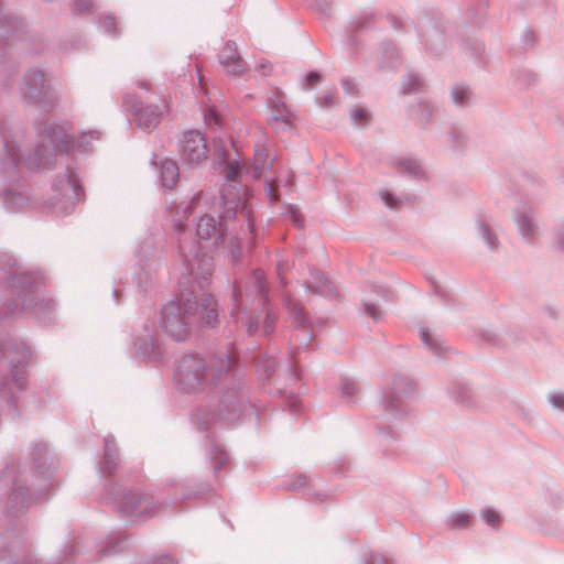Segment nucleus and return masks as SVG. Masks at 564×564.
Instances as JSON below:
<instances>
[{
    "mask_svg": "<svg viewBox=\"0 0 564 564\" xmlns=\"http://www.w3.org/2000/svg\"><path fill=\"white\" fill-rule=\"evenodd\" d=\"M423 86V79L417 74H408L403 79L401 89L404 95L420 91Z\"/></svg>",
    "mask_w": 564,
    "mask_h": 564,
    "instance_id": "nucleus-37",
    "label": "nucleus"
},
{
    "mask_svg": "<svg viewBox=\"0 0 564 564\" xmlns=\"http://www.w3.org/2000/svg\"><path fill=\"white\" fill-rule=\"evenodd\" d=\"M0 394L2 397H9L8 384L3 379H0Z\"/></svg>",
    "mask_w": 564,
    "mask_h": 564,
    "instance_id": "nucleus-64",
    "label": "nucleus"
},
{
    "mask_svg": "<svg viewBox=\"0 0 564 564\" xmlns=\"http://www.w3.org/2000/svg\"><path fill=\"white\" fill-rule=\"evenodd\" d=\"M376 19H377V17L373 12L365 11L352 19V21H351L352 29L356 32L367 30L376 23Z\"/></svg>",
    "mask_w": 564,
    "mask_h": 564,
    "instance_id": "nucleus-34",
    "label": "nucleus"
},
{
    "mask_svg": "<svg viewBox=\"0 0 564 564\" xmlns=\"http://www.w3.org/2000/svg\"><path fill=\"white\" fill-rule=\"evenodd\" d=\"M314 7L326 17L332 13V3L328 0H315Z\"/></svg>",
    "mask_w": 564,
    "mask_h": 564,
    "instance_id": "nucleus-49",
    "label": "nucleus"
},
{
    "mask_svg": "<svg viewBox=\"0 0 564 564\" xmlns=\"http://www.w3.org/2000/svg\"><path fill=\"white\" fill-rule=\"evenodd\" d=\"M20 95L28 106L48 112L58 104L54 89L45 85V75L41 69H29L20 84Z\"/></svg>",
    "mask_w": 564,
    "mask_h": 564,
    "instance_id": "nucleus-9",
    "label": "nucleus"
},
{
    "mask_svg": "<svg viewBox=\"0 0 564 564\" xmlns=\"http://www.w3.org/2000/svg\"><path fill=\"white\" fill-rule=\"evenodd\" d=\"M381 199L384 205L390 209H399L402 206V200L400 197L395 196L389 191H380Z\"/></svg>",
    "mask_w": 564,
    "mask_h": 564,
    "instance_id": "nucleus-41",
    "label": "nucleus"
},
{
    "mask_svg": "<svg viewBox=\"0 0 564 564\" xmlns=\"http://www.w3.org/2000/svg\"><path fill=\"white\" fill-rule=\"evenodd\" d=\"M358 392L357 383L350 379H343L340 382V393L344 398H352Z\"/></svg>",
    "mask_w": 564,
    "mask_h": 564,
    "instance_id": "nucleus-42",
    "label": "nucleus"
},
{
    "mask_svg": "<svg viewBox=\"0 0 564 564\" xmlns=\"http://www.w3.org/2000/svg\"><path fill=\"white\" fill-rule=\"evenodd\" d=\"M542 312L551 319L557 318V311L553 306H545V307H543Z\"/></svg>",
    "mask_w": 564,
    "mask_h": 564,
    "instance_id": "nucleus-61",
    "label": "nucleus"
},
{
    "mask_svg": "<svg viewBox=\"0 0 564 564\" xmlns=\"http://www.w3.org/2000/svg\"><path fill=\"white\" fill-rule=\"evenodd\" d=\"M334 99L335 96L333 94H327L318 101V105L323 108L332 107L335 104Z\"/></svg>",
    "mask_w": 564,
    "mask_h": 564,
    "instance_id": "nucleus-57",
    "label": "nucleus"
},
{
    "mask_svg": "<svg viewBox=\"0 0 564 564\" xmlns=\"http://www.w3.org/2000/svg\"><path fill=\"white\" fill-rule=\"evenodd\" d=\"M241 400L240 387L234 383L223 391L216 405H213L210 409H197L194 420L203 430L208 429V425L216 421L231 423L238 419Z\"/></svg>",
    "mask_w": 564,
    "mask_h": 564,
    "instance_id": "nucleus-10",
    "label": "nucleus"
},
{
    "mask_svg": "<svg viewBox=\"0 0 564 564\" xmlns=\"http://www.w3.org/2000/svg\"><path fill=\"white\" fill-rule=\"evenodd\" d=\"M256 367L260 378L269 379L275 370L276 362L271 357H261L257 360Z\"/></svg>",
    "mask_w": 564,
    "mask_h": 564,
    "instance_id": "nucleus-36",
    "label": "nucleus"
},
{
    "mask_svg": "<svg viewBox=\"0 0 564 564\" xmlns=\"http://www.w3.org/2000/svg\"><path fill=\"white\" fill-rule=\"evenodd\" d=\"M271 108V117L274 121H281L284 124H290L293 113L284 101V96L281 91H276L269 100Z\"/></svg>",
    "mask_w": 564,
    "mask_h": 564,
    "instance_id": "nucleus-24",
    "label": "nucleus"
},
{
    "mask_svg": "<svg viewBox=\"0 0 564 564\" xmlns=\"http://www.w3.org/2000/svg\"><path fill=\"white\" fill-rule=\"evenodd\" d=\"M105 453L102 463L99 466V470L102 475H111L118 466V451L115 443V438L108 435L104 438Z\"/></svg>",
    "mask_w": 564,
    "mask_h": 564,
    "instance_id": "nucleus-25",
    "label": "nucleus"
},
{
    "mask_svg": "<svg viewBox=\"0 0 564 564\" xmlns=\"http://www.w3.org/2000/svg\"><path fill=\"white\" fill-rule=\"evenodd\" d=\"M393 164L400 174H408L417 178L425 177V172L416 160L410 158L397 159L393 161Z\"/></svg>",
    "mask_w": 564,
    "mask_h": 564,
    "instance_id": "nucleus-27",
    "label": "nucleus"
},
{
    "mask_svg": "<svg viewBox=\"0 0 564 564\" xmlns=\"http://www.w3.org/2000/svg\"><path fill=\"white\" fill-rule=\"evenodd\" d=\"M382 53L384 56H387L389 59H391L390 63L387 64V66H394V59H398V52L393 44L388 43L383 46Z\"/></svg>",
    "mask_w": 564,
    "mask_h": 564,
    "instance_id": "nucleus-48",
    "label": "nucleus"
},
{
    "mask_svg": "<svg viewBox=\"0 0 564 564\" xmlns=\"http://www.w3.org/2000/svg\"><path fill=\"white\" fill-rule=\"evenodd\" d=\"M234 188V185H225L220 191L223 202L220 223L209 215H205L198 220L196 225L198 242H194L183 232L181 223L175 225V230L178 232V251L187 263L191 274L204 282L213 272V260L205 249L217 248L225 235L232 234V239L239 242L250 238L253 232L252 212L240 192L231 193Z\"/></svg>",
    "mask_w": 564,
    "mask_h": 564,
    "instance_id": "nucleus-1",
    "label": "nucleus"
},
{
    "mask_svg": "<svg viewBox=\"0 0 564 564\" xmlns=\"http://www.w3.org/2000/svg\"><path fill=\"white\" fill-rule=\"evenodd\" d=\"M219 62L231 75H241L246 70V63L239 56L236 43L228 41L219 54Z\"/></svg>",
    "mask_w": 564,
    "mask_h": 564,
    "instance_id": "nucleus-22",
    "label": "nucleus"
},
{
    "mask_svg": "<svg viewBox=\"0 0 564 564\" xmlns=\"http://www.w3.org/2000/svg\"><path fill=\"white\" fill-rule=\"evenodd\" d=\"M421 339L424 345L436 356L442 357L447 350L443 340L433 332L427 328H421Z\"/></svg>",
    "mask_w": 564,
    "mask_h": 564,
    "instance_id": "nucleus-29",
    "label": "nucleus"
},
{
    "mask_svg": "<svg viewBox=\"0 0 564 564\" xmlns=\"http://www.w3.org/2000/svg\"><path fill=\"white\" fill-rule=\"evenodd\" d=\"M419 116L417 119L423 123H429L430 119L434 115V107L427 101H420L419 105Z\"/></svg>",
    "mask_w": 564,
    "mask_h": 564,
    "instance_id": "nucleus-40",
    "label": "nucleus"
},
{
    "mask_svg": "<svg viewBox=\"0 0 564 564\" xmlns=\"http://www.w3.org/2000/svg\"><path fill=\"white\" fill-rule=\"evenodd\" d=\"M120 503L124 506L123 512L129 516L139 514L141 510H139L143 505H145L144 496H120Z\"/></svg>",
    "mask_w": 564,
    "mask_h": 564,
    "instance_id": "nucleus-32",
    "label": "nucleus"
},
{
    "mask_svg": "<svg viewBox=\"0 0 564 564\" xmlns=\"http://www.w3.org/2000/svg\"><path fill=\"white\" fill-rule=\"evenodd\" d=\"M369 113L361 107H355L350 110V119L356 126L365 127L369 122Z\"/></svg>",
    "mask_w": 564,
    "mask_h": 564,
    "instance_id": "nucleus-39",
    "label": "nucleus"
},
{
    "mask_svg": "<svg viewBox=\"0 0 564 564\" xmlns=\"http://www.w3.org/2000/svg\"><path fill=\"white\" fill-rule=\"evenodd\" d=\"M301 408V401L299 399H293L291 402H290V410L292 413H296Z\"/></svg>",
    "mask_w": 564,
    "mask_h": 564,
    "instance_id": "nucleus-63",
    "label": "nucleus"
},
{
    "mask_svg": "<svg viewBox=\"0 0 564 564\" xmlns=\"http://www.w3.org/2000/svg\"><path fill=\"white\" fill-rule=\"evenodd\" d=\"M152 564H174V561L170 556L162 555L155 557Z\"/></svg>",
    "mask_w": 564,
    "mask_h": 564,
    "instance_id": "nucleus-62",
    "label": "nucleus"
},
{
    "mask_svg": "<svg viewBox=\"0 0 564 564\" xmlns=\"http://www.w3.org/2000/svg\"><path fill=\"white\" fill-rule=\"evenodd\" d=\"M180 156L184 163L197 164L207 159L208 147L205 135L197 130L183 133L180 140Z\"/></svg>",
    "mask_w": 564,
    "mask_h": 564,
    "instance_id": "nucleus-15",
    "label": "nucleus"
},
{
    "mask_svg": "<svg viewBox=\"0 0 564 564\" xmlns=\"http://www.w3.org/2000/svg\"><path fill=\"white\" fill-rule=\"evenodd\" d=\"M286 214L290 216L292 223L297 226V227H302V219H301V214L299 212V209L295 207V206H289L288 210H286Z\"/></svg>",
    "mask_w": 564,
    "mask_h": 564,
    "instance_id": "nucleus-51",
    "label": "nucleus"
},
{
    "mask_svg": "<svg viewBox=\"0 0 564 564\" xmlns=\"http://www.w3.org/2000/svg\"><path fill=\"white\" fill-rule=\"evenodd\" d=\"M100 25L105 30V32L115 34L117 21H116L115 17L105 15L100 20Z\"/></svg>",
    "mask_w": 564,
    "mask_h": 564,
    "instance_id": "nucleus-45",
    "label": "nucleus"
},
{
    "mask_svg": "<svg viewBox=\"0 0 564 564\" xmlns=\"http://www.w3.org/2000/svg\"><path fill=\"white\" fill-rule=\"evenodd\" d=\"M284 305L288 311V317L291 324L297 329L302 332V335L295 334L291 344L294 345L295 349H299L301 346H307L312 339V322L306 315L303 305L300 301L292 299L290 295L284 297Z\"/></svg>",
    "mask_w": 564,
    "mask_h": 564,
    "instance_id": "nucleus-14",
    "label": "nucleus"
},
{
    "mask_svg": "<svg viewBox=\"0 0 564 564\" xmlns=\"http://www.w3.org/2000/svg\"><path fill=\"white\" fill-rule=\"evenodd\" d=\"M265 192L271 200L275 202L279 199V194L276 192V185L274 180L265 182Z\"/></svg>",
    "mask_w": 564,
    "mask_h": 564,
    "instance_id": "nucleus-52",
    "label": "nucleus"
},
{
    "mask_svg": "<svg viewBox=\"0 0 564 564\" xmlns=\"http://www.w3.org/2000/svg\"><path fill=\"white\" fill-rule=\"evenodd\" d=\"M477 227L481 238L485 240L488 248H490L491 250H497L500 245L497 235L484 221H478Z\"/></svg>",
    "mask_w": 564,
    "mask_h": 564,
    "instance_id": "nucleus-35",
    "label": "nucleus"
},
{
    "mask_svg": "<svg viewBox=\"0 0 564 564\" xmlns=\"http://www.w3.org/2000/svg\"><path fill=\"white\" fill-rule=\"evenodd\" d=\"M420 35L424 40L427 48L435 55L441 54L444 47V34L433 20H426L425 24L420 28Z\"/></svg>",
    "mask_w": 564,
    "mask_h": 564,
    "instance_id": "nucleus-23",
    "label": "nucleus"
},
{
    "mask_svg": "<svg viewBox=\"0 0 564 564\" xmlns=\"http://www.w3.org/2000/svg\"><path fill=\"white\" fill-rule=\"evenodd\" d=\"M386 20L389 22V24L391 25V28L395 31H401L403 29V21L398 18L395 14L393 13H388L386 15Z\"/></svg>",
    "mask_w": 564,
    "mask_h": 564,
    "instance_id": "nucleus-50",
    "label": "nucleus"
},
{
    "mask_svg": "<svg viewBox=\"0 0 564 564\" xmlns=\"http://www.w3.org/2000/svg\"><path fill=\"white\" fill-rule=\"evenodd\" d=\"M160 174L163 185L173 188L178 178V166L172 160H163L160 164Z\"/></svg>",
    "mask_w": 564,
    "mask_h": 564,
    "instance_id": "nucleus-28",
    "label": "nucleus"
},
{
    "mask_svg": "<svg viewBox=\"0 0 564 564\" xmlns=\"http://www.w3.org/2000/svg\"><path fill=\"white\" fill-rule=\"evenodd\" d=\"M28 203L29 198L23 192L17 188H8L4 191L3 205L8 210L13 213L21 212Z\"/></svg>",
    "mask_w": 564,
    "mask_h": 564,
    "instance_id": "nucleus-26",
    "label": "nucleus"
},
{
    "mask_svg": "<svg viewBox=\"0 0 564 564\" xmlns=\"http://www.w3.org/2000/svg\"><path fill=\"white\" fill-rule=\"evenodd\" d=\"M471 525V517L467 512H456L449 518L452 529H467Z\"/></svg>",
    "mask_w": 564,
    "mask_h": 564,
    "instance_id": "nucleus-38",
    "label": "nucleus"
},
{
    "mask_svg": "<svg viewBox=\"0 0 564 564\" xmlns=\"http://www.w3.org/2000/svg\"><path fill=\"white\" fill-rule=\"evenodd\" d=\"M319 79L321 75L317 72H311L306 75L305 83L307 84L308 87H312L317 82H319Z\"/></svg>",
    "mask_w": 564,
    "mask_h": 564,
    "instance_id": "nucleus-55",
    "label": "nucleus"
},
{
    "mask_svg": "<svg viewBox=\"0 0 564 564\" xmlns=\"http://www.w3.org/2000/svg\"><path fill=\"white\" fill-rule=\"evenodd\" d=\"M268 286L261 270H254L245 282L236 283L231 314L238 318L242 314V323L250 335L257 334L260 326L264 335L274 330L276 316L267 305Z\"/></svg>",
    "mask_w": 564,
    "mask_h": 564,
    "instance_id": "nucleus-3",
    "label": "nucleus"
},
{
    "mask_svg": "<svg viewBox=\"0 0 564 564\" xmlns=\"http://www.w3.org/2000/svg\"><path fill=\"white\" fill-rule=\"evenodd\" d=\"M341 87H343L344 91L348 95H355L357 93L356 85L349 79H343Z\"/></svg>",
    "mask_w": 564,
    "mask_h": 564,
    "instance_id": "nucleus-54",
    "label": "nucleus"
},
{
    "mask_svg": "<svg viewBox=\"0 0 564 564\" xmlns=\"http://www.w3.org/2000/svg\"><path fill=\"white\" fill-rule=\"evenodd\" d=\"M23 24L12 13L4 12L0 2V56L4 54L8 46L22 39Z\"/></svg>",
    "mask_w": 564,
    "mask_h": 564,
    "instance_id": "nucleus-18",
    "label": "nucleus"
},
{
    "mask_svg": "<svg viewBox=\"0 0 564 564\" xmlns=\"http://www.w3.org/2000/svg\"><path fill=\"white\" fill-rule=\"evenodd\" d=\"M555 243L560 249H564V228L556 231Z\"/></svg>",
    "mask_w": 564,
    "mask_h": 564,
    "instance_id": "nucleus-60",
    "label": "nucleus"
},
{
    "mask_svg": "<svg viewBox=\"0 0 564 564\" xmlns=\"http://www.w3.org/2000/svg\"><path fill=\"white\" fill-rule=\"evenodd\" d=\"M414 391L415 383L413 380L406 377L394 378L382 401L386 417L397 420L405 415L408 412L405 399Z\"/></svg>",
    "mask_w": 564,
    "mask_h": 564,
    "instance_id": "nucleus-12",
    "label": "nucleus"
},
{
    "mask_svg": "<svg viewBox=\"0 0 564 564\" xmlns=\"http://www.w3.org/2000/svg\"><path fill=\"white\" fill-rule=\"evenodd\" d=\"M123 105L127 109L133 111L134 120L139 128L151 131L159 126L162 117L159 107L143 106L142 101L133 94L124 96Z\"/></svg>",
    "mask_w": 564,
    "mask_h": 564,
    "instance_id": "nucleus-17",
    "label": "nucleus"
},
{
    "mask_svg": "<svg viewBox=\"0 0 564 564\" xmlns=\"http://www.w3.org/2000/svg\"><path fill=\"white\" fill-rule=\"evenodd\" d=\"M134 347L137 352L143 357L154 360L160 357L159 346L153 333V324H145L140 335L135 337Z\"/></svg>",
    "mask_w": 564,
    "mask_h": 564,
    "instance_id": "nucleus-21",
    "label": "nucleus"
},
{
    "mask_svg": "<svg viewBox=\"0 0 564 564\" xmlns=\"http://www.w3.org/2000/svg\"><path fill=\"white\" fill-rule=\"evenodd\" d=\"M11 286L13 297L6 303L4 316L23 313L40 317L54 310V303L44 300L41 283L34 274L19 269L13 270Z\"/></svg>",
    "mask_w": 564,
    "mask_h": 564,
    "instance_id": "nucleus-6",
    "label": "nucleus"
},
{
    "mask_svg": "<svg viewBox=\"0 0 564 564\" xmlns=\"http://www.w3.org/2000/svg\"><path fill=\"white\" fill-rule=\"evenodd\" d=\"M481 518L489 525H497L500 522V516L491 509L482 510Z\"/></svg>",
    "mask_w": 564,
    "mask_h": 564,
    "instance_id": "nucleus-44",
    "label": "nucleus"
},
{
    "mask_svg": "<svg viewBox=\"0 0 564 564\" xmlns=\"http://www.w3.org/2000/svg\"><path fill=\"white\" fill-rule=\"evenodd\" d=\"M547 400L553 408L564 411V393H550Z\"/></svg>",
    "mask_w": 564,
    "mask_h": 564,
    "instance_id": "nucleus-47",
    "label": "nucleus"
},
{
    "mask_svg": "<svg viewBox=\"0 0 564 564\" xmlns=\"http://www.w3.org/2000/svg\"><path fill=\"white\" fill-rule=\"evenodd\" d=\"M40 137L41 144L35 148L32 155L24 158V163L30 170L51 166L56 153H68L75 144L72 127L68 123H46Z\"/></svg>",
    "mask_w": 564,
    "mask_h": 564,
    "instance_id": "nucleus-7",
    "label": "nucleus"
},
{
    "mask_svg": "<svg viewBox=\"0 0 564 564\" xmlns=\"http://www.w3.org/2000/svg\"><path fill=\"white\" fill-rule=\"evenodd\" d=\"M0 137L3 142L7 156L3 162V172L4 174L12 176L18 172V166L21 160L19 141L22 134L19 131H13L12 127L7 122H0Z\"/></svg>",
    "mask_w": 564,
    "mask_h": 564,
    "instance_id": "nucleus-16",
    "label": "nucleus"
},
{
    "mask_svg": "<svg viewBox=\"0 0 564 564\" xmlns=\"http://www.w3.org/2000/svg\"><path fill=\"white\" fill-rule=\"evenodd\" d=\"M365 313L369 315L373 321H379L382 317L381 310L373 303L365 302L364 303Z\"/></svg>",
    "mask_w": 564,
    "mask_h": 564,
    "instance_id": "nucleus-43",
    "label": "nucleus"
},
{
    "mask_svg": "<svg viewBox=\"0 0 564 564\" xmlns=\"http://www.w3.org/2000/svg\"><path fill=\"white\" fill-rule=\"evenodd\" d=\"M204 290V282L197 279ZM217 322L216 304L213 295L202 291L196 295L194 290H184L177 301L165 304L161 312L163 332L173 339L185 340L194 326L213 325Z\"/></svg>",
    "mask_w": 564,
    "mask_h": 564,
    "instance_id": "nucleus-2",
    "label": "nucleus"
},
{
    "mask_svg": "<svg viewBox=\"0 0 564 564\" xmlns=\"http://www.w3.org/2000/svg\"><path fill=\"white\" fill-rule=\"evenodd\" d=\"M203 196V193L199 192L197 193L191 200V203L184 208V213L185 214H189L192 213V210L194 209L195 205L197 204V202L200 199V197Z\"/></svg>",
    "mask_w": 564,
    "mask_h": 564,
    "instance_id": "nucleus-58",
    "label": "nucleus"
},
{
    "mask_svg": "<svg viewBox=\"0 0 564 564\" xmlns=\"http://www.w3.org/2000/svg\"><path fill=\"white\" fill-rule=\"evenodd\" d=\"M94 8V0H75L74 9L77 13L84 14Z\"/></svg>",
    "mask_w": 564,
    "mask_h": 564,
    "instance_id": "nucleus-46",
    "label": "nucleus"
},
{
    "mask_svg": "<svg viewBox=\"0 0 564 564\" xmlns=\"http://www.w3.org/2000/svg\"><path fill=\"white\" fill-rule=\"evenodd\" d=\"M449 137L453 141L454 147H459L462 143L463 134L457 130H452Z\"/></svg>",
    "mask_w": 564,
    "mask_h": 564,
    "instance_id": "nucleus-59",
    "label": "nucleus"
},
{
    "mask_svg": "<svg viewBox=\"0 0 564 564\" xmlns=\"http://www.w3.org/2000/svg\"><path fill=\"white\" fill-rule=\"evenodd\" d=\"M216 151L221 158L224 162H226V166L224 170V175L226 180V185H234L236 191L237 184L239 183V178H241L243 173L252 172V176L254 178H259L267 169L272 167L273 160L269 158L267 151L264 149H258L254 153V161L249 169L246 164L240 165L239 161L231 159L229 151L234 149V144L231 142H216L215 144Z\"/></svg>",
    "mask_w": 564,
    "mask_h": 564,
    "instance_id": "nucleus-8",
    "label": "nucleus"
},
{
    "mask_svg": "<svg viewBox=\"0 0 564 564\" xmlns=\"http://www.w3.org/2000/svg\"><path fill=\"white\" fill-rule=\"evenodd\" d=\"M30 457L33 465V475L30 482L17 470L13 459L7 460L0 474V481L12 486L11 494H30L53 489L48 484L58 469V457L42 441L31 444Z\"/></svg>",
    "mask_w": 564,
    "mask_h": 564,
    "instance_id": "nucleus-4",
    "label": "nucleus"
},
{
    "mask_svg": "<svg viewBox=\"0 0 564 564\" xmlns=\"http://www.w3.org/2000/svg\"><path fill=\"white\" fill-rule=\"evenodd\" d=\"M205 121L207 123L214 122L215 124H220L219 116L215 108H209L208 112L205 113Z\"/></svg>",
    "mask_w": 564,
    "mask_h": 564,
    "instance_id": "nucleus-53",
    "label": "nucleus"
},
{
    "mask_svg": "<svg viewBox=\"0 0 564 564\" xmlns=\"http://www.w3.org/2000/svg\"><path fill=\"white\" fill-rule=\"evenodd\" d=\"M210 463L214 473L218 475L229 464V455L218 445H214L210 452Z\"/></svg>",
    "mask_w": 564,
    "mask_h": 564,
    "instance_id": "nucleus-33",
    "label": "nucleus"
},
{
    "mask_svg": "<svg viewBox=\"0 0 564 564\" xmlns=\"http://www.w3.org/2000/svg\"><path fill=\"white\" fill-rule=\"evenodd\" d=\"M52 193L50 207L59 214L70 212L80 197V186L74 172L66 169L64 174L53 182Z\"/></svg>",
    "mask_w": 564,
    "mask_h": 564,
    "instance_id": "nucleus-11",
    "label": "nucleus"
},
{
    "mask_svg": "<svg viewBox=\"0 0 564 564\" xmlns=\"http://www.w3.org/2000/svg\"><path fill=\"white\" fill-rule=\"evenodd\" d=\"M284 490L288 491H308L315 490L316 487L313 484L312 479H308L304 475H295L292 476L284 485Z\"/></svg>",
    "mask_w": 564,
    "mask_h": 564,
    "instance_id": "nucleus-31",
    "label": "nucleus"
},
{
    "mask_svg": "<svg viewBox=\"0 0 564 564\" xmlns=\"http://www.w3.org/2000/svg\"><path fill=\"white\" fill-rule=\"evenodd\" d=\"M256 69L261 72L263 76H267L271 73L272 66L269 62L264 61V62H261L260 64H258L256 66Z\"/></svg>",
    "mask_w": 564,
    "mask_h": 564,
    "instance_id": "nucleus-56",
    "label": "nucleus"
},
{
    "mask_svg": "<svg viewBox=\"0 0 564 564\" xmlns=\"http://www.w3.org/2000/svg\"><path fill=\"white\" fill-rule=\"evenodd\" d=\"M1 355L8 360L11 378L18 390H24L26 380L22 369L31 357L30 348L15 338L4 340L0 346Z\"/></svg>",
    "mask_w": 564,
    "mask_h": 564,
    "instance_id": "nucleus-13",
    "label": "nucleus"
},
{
    "mask_svg": "<svg viewBox=\"0 0 564 564\" xmlns=\"http://www.w3.org/2000/svg\"><path fill=\"white\" fill-rule=\"evenodd\" d=\"M451 97L453 102L459 107L469 106L474 101V93L463 83L453 86Z\"/></svg>",
    "mask_w": 564,
    "mask_h": 564,
    "instance_id": "nucleus-30",
    "label": "nucleus"
},
{
    "mask_svg": "<svg viewBox=\"0 0 564 564\" xmlns=\"http://www.w3.org/2000/svg\"><path fill=\"white\" fill-rule=\"evenodd\" d=\"M303 286L306 291L325 297H337L338 293L334 283L318 270L311 271L310 279L305 280Z\"/></svg>",
    "mask_w": 564,
    "mask_h": 564,
    "instance_id": "nucleus-20",
    "label": "nucleus"
},
{
    "mask_svg": "<svg viewBox=\"0 0 564 564\" xmlns=\"http://www.w3.org/2000/svg\"><path fill=\"white\" fill-rule=\"evenodd\" d=\"M513 219L522 239L532 243L539 234V227L532 208L522 206L513 212Z\"/></svg>",
    "mask_w": 564,
    "mask_h": 564,
    "instance_id": "nucleus-19",
    "label": "nucleus"
},
{
    "mask_svg": "<svg viewBox=\"0 0 564 564\" xmlns=\"http://www.w3.org/2000/svg\"><path fill=\"white\" fill-rule=\"evenodd\" d=\"M234 371V361L227 354H219L205 360L197 355L182 357L176 366L174 379L180 389L185 392H198L208 383L216 384Z\"/></svg>",
    "mask_w": 564,
    "mask_h": 564,
    "instance_id": "nucleus-5",
    "label": "nucleus"
}]
</instances>
